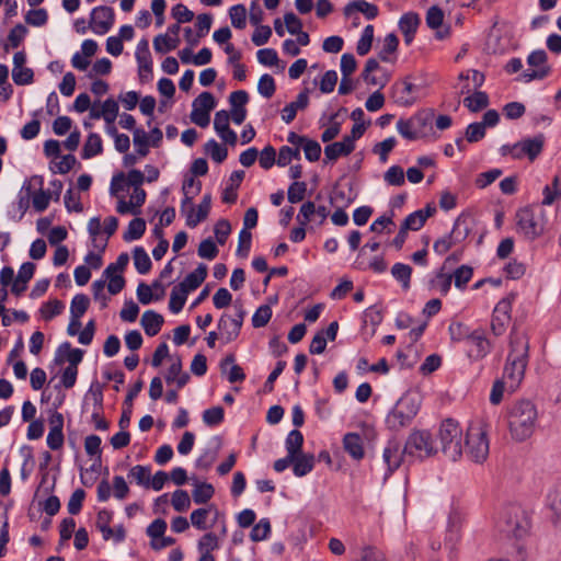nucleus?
Segmentation results:
<instances>
[{
    "label": "nucleus",
    "instance_id": "nucleus-1",
    "mask_svg": "<svg viewBox=\"0 0 561 561\" xmlns=\"http://www.w3.org/2000/svg\"><path fill=\"white\" fill-rule=\"evenodd\" d=\"M528 339L524 333L512 330L510 334V353L504 367V379L510 388H517L525 376L528 364Z\"/></svg>",
    "mask_w": 561,
    "mask_h": 561
},
{
    "label": "nucleus",
    "instance_id": "nucleus-2",
    "mask_svg": "<svg viewBox=\"0 0 561 561\" xmlns=\"http://www.w3.org/2000/svg\"><path fill=\"white\" fill-rule=\"evenodd\" d=\"M538 411L530 400H519L512 404L507 412L511 437L515 442H525L535 432Z\"/></svg>",
    "mask_w": 561,
    "mask_h": 561
},
{
    "label": "nucleus",
    "instance_id": "nucleus-3",
    "mask_svg": "<svg viewBox=\"0 0 561 561\" xmlns=\"http://www.w3.org/2000/svg\"><path fill=\"white\" fill-rule=\"evenodd\" d=\"M496 529L507 539L520 540L528 535L530 522L527 513L519 505L510 504L501 511Z\"/></svg>",
    "mask_w": 561,
    "mask_h": 561
},
{
    "label": "nucleus",
    "instance_id": "nucleus-4",
    "mask_svg": "<svg viewBox=\"0 0 561 561\" xmlns=\"http://www.w3.org/2000/svg\"><path fill=\"white\" fill-rule=\"evenodd\" d=\"M420 410V402L414 396L402 397L386 417L387 426L399 431L411 424Z\"/></svg>",
    "mask_w": 561,
    "mask_h": 561
},
{
    "label": "nucleus",
    "instance_id": "nucleus-5",
    "mask_svg": "<svg viewBox=\"0 0 561 561\" xmlns=\"http://www.w3.org/2000/svg\"><path fill=\"white\" fill-rule=\"evenodd\" d=\"M442 451L453 461H456L462 455V430L459 424L447 419L442 422L438 433Z\"/></svg>",
    "mask_w": 561,
    "mask_h": 561
},
{
    "label": "nucleus",
    "instance_id": "nucleus-6",
    "mask_svg": "<svg viewBox=\"0 0 561 561\" xmlns=\"http://www.w3.org/2000/svg\"><path fill=\"white\" fill-rule=\"evenodd\" d=\"M517 232L527 240H535L545 230L543 210L540 207H524L516 213Z\"/></svg>",
    "mask_w": 561,
    "mask_h": 561
},
{
    "label": "nucleus",
    "instance_id": "nucleus-7",
    "mask_svg": "<svg viewBox=\"0 0 561 561\" xmlns=\"http://www.w3.org/2000/svg\"><path fill=\"white\" fill-rule=\"evenodd\" d=\"M467 456L474 462H483L489 455L486 432L481 424L471 425L467 432Z\"/></svg>",
    "mask_w": 561,
    "mask_h": 561
},
{
    "label": "nucleus",
    "instance_id": "nucleus-8",
    "mask_svg": "<svg viewBox=\"0 0 561 561\" xmlns=\"http://www.w3.org/2000/svg\"><path fill=\"white\" fill-rule=\"evenodd\" d=\"M432 453L431 435L425 431L413 432L404 445V454L408 456L423 458L431 456Z\"/></svg>",
    "mask_w": 561,
    "mask_h": 561
},
{
    "label": "nucleus",
    "instance_id": "nucleus-9",
    "mask_svg": "<svg viewBox=\"0 0 561 561\" xmlns=\"http://www.w3.org/2000/svg\"><path fill=\"white\" fill-rule=\"evenodd\" d=\"M511 298H503L496 304L491 319V331L495 336H501L506 331L511 322Z\"/></svg>",
    "mask_w": 561,
    "mask_h": 561
},
{
    "label": "nucleus",
    "instance_id": "nucleus-10",
    "mask_svg": "<svg viewBox=\"0 0 561 561\" xmlns=\"http://www.w3.org/2000/svg\"><path fill=\"white\" fill-rule=\"evenodd\" d=\"M466 343L468 356L474 360L484 358L492 350V344L483 329L473 330Z\"/></svg>",
    "mask_w": 561,
    "mask_h": 561
},
{
    "label": "nucleus",
    "instance_id": "nucleus-11",
    "mask_svg": "<svg viewBox=\"0 0 561 561\" xmlns=\"http://www.w3.org/2000/svg\"><path fill=\"white\" fill-rule=\"evenodd\" d=\"M114 10L110 7L100 5L92 10L90 27L98 35L106 34L114 24Z\"/></svg>",
    "mask_w": 561,
    "mask_h": 561
},
{
    "label": "nucleus",
    "instance_id": "nucleus-12",
    "mask_svg": "<svg viewBox=\"0 0 561 561\" xmlns=\"http://www.w3.org/2000/svg\"><path fill=\"white\" fill-rule=\"evenodd\" d=\"M543 144L545 137L541 134L514 144V159L527 157L530 161H534L541 153Z\"/></svg>",
    "mask_w": 561,
    "mask_h": 561
},
{
    "label": "nucleus",
    "instance_id": "nucleus-13",
    "mask_svg": "<svg viewBox=\"0 0 561 561\" xmlns=\"http://www.w3.org/2000/svg\"><path fill=\"white\" fill-rule=\"evenodd\" d=\"M392 98L394 102L401 106H411L415 103L419 87L408 80L396 82L392 88Z\"/></svg>",
    "mask_w": 561,
    "mask_h": 561
},
{
    "label": "nucleus",
    "instance_id": "nucleus-14",
    "mask_svg": "<svg viewBox=\"0 0 561 561\" xmlns=\"http://www.w3.org/2000/svg\"><path fill=\"white\" fill-rule=\"evenodd\" d=\"M135 57L138 64L140 79H148L152 73V58L149 50V43L146 38H142L137 44Z\"/></svg>",
    "mask_w": 561,
    "mask_h": 561
},
{
    "label": "nucleus",
    "instance_id": "nucleus-15",
    "mask_svg": "<svg viewBox=\"0 0 561 561\" xmlns=\"http://www.w3.org/2000/svg\"><path fill=\"white\" fill-rule=\"evenodd\" d=\"M32 204L36 211L43 213L47 209L51 198L50 193L43 190V178L39 175L32 176Z\"/></svg>",
    "mask_w": 561,
    "mask_h": 561
},
{
    "label": "nucleus",
    "instance_id": "nucleus-16",
    "mask_svg": "<svg viewBox=\"0 0 561 561\" xmlns=\"http://www.w3.org/2000/svg\"><path fill=\"white\" fill-rule=\"evenodd\" d=\"M211 208V195L205 194L195 210L194 206H191L188 213L186 214V226L190 228H195L199 222L204 221L210 211Z\"/></svg>",
    "mask_w": 561,
    "mask_h": 561
},
{
    "label": "nucleus",
    "instance_id": "nucleus-17",
    "mask_svg": "<svg viewBox=\"0 0 561 561\" xmlns=\"http://www.w3.org/2000/svg\"><path fill=\"white\" fill-rule=\"evenodd\" d=\"M404 456H408V454H404V449L401 450V446L397 440L388 442L383 449L382 458L388 467L389 473H392L400 467Z\"/></svg>",
    "mask_w": 561,
    "mask_h": 561
},
{
    "label": "nucleus",
    "instance_id": "nucleus-18",
    "mask_svg": "<svg viewBox=\"0 0 561 561\" xmlns=\"http://www.w3.org/2000/svg\"><path fill=\"white\" fill-rule=\"evenodd\" d=\"M84 352L80 348H72L69 342L59 345L56 353V363L61 364L65 360L69 363L68 367H76L82 362Z\"/></svg>",
    "mask_w": 561,
    "mask_h": 561
},
{
    "label": "nucleus",
    "instance_id": "nucleus-19",
    "mask_svg": "<svg viewBox=\"0 0 561 561\" xmlns=\"http://www.w3.org/2000/svg\"><path fill=\"white\" fill-rule=\"evenodd\" d=\"M421 23V19L415 12L404 13L399 20V28L403 34L404 42L410 45L416 33V30Z\"/></svg>",
    "mask_w": 561,
    "mask_h": 561
},
{
    "label": "nucleus",
    "instance_id": "nucleus-20",
    "mask_svg": "<svg viewBox=\"0 0 561 561\" xmlns=\"http://www.w3.org/2000/svg\"><path fill=\"white\" fill-rule=\"evenodd\" d=\"M207 276V266L203 263L198 264V266L186 275V277L179 283L178 285L181 287L182 293H190L197 289Z\"/></svg>",
    "mask_w": 561,
    "mask_h": 561
},
{
    "label": "nucleus",
    "instance_id": "nucleus-21",
    "mask_svg": "<svg viewBox=\"0 0 561 561\" xmlns=\"http://www.w3.org/2000/svg\"><path fill=\"white\" fill-rule=\"evenodd\" d=\"M218 329L221 337L229 343L236 340L240 334L241 320H234L230 316L222 314L218 321Z\"/></svg>",
    "mask_w": 561,
    "mask_h": 561
},
{
    "label": "nucleus",
    "instance_id": "nucleus-22",
    "mask_svg": "<svg viewBox=\"0 0 561 561\" xmlns=\"http://www.w3.org/2000/svg\"><path fill=\"white\" fill-rule=\"evenodd\" d=\"M219 548L218 537L214 533H206L201 537L197 549L201 553L198 561H215L211 551Z\"/></svg>",
    "mask_w": 561,
    "mask_h": 561
},
{
    "label": "nucleus",
    "instance_id": "nucleus-23",
    "mask_svg": "<svg viewBox=\"0 0 561 561\" xmlns=\"http://www.w3.org/2000/svg\"><path fill=\"white\" fill-rule=\"evenodd\" d=\"M472 230V220L469 216L460 215L454 222L449 232L456 244L463 242Z\"/></svg>",
    "mask_w": 561,
    "mask_h": 561
},
{
    "label": "nucleus",
    "instance_id": "nucleus-24",
    "mask_svg": "<svg viewBox=\"0 0 561 561\" xmlns=\"http://www.w3.org/2000/svg\"><path fill=\"white\" fill-rule=\"evenodd\" d=\"M309 104L308 90L300 92L297 95L296 101L290 102L282 110V119L289 124L291 123L297 114V111L305 110Z\"/></svg>",
    "mask_w": 561,
    "mask_h": 561
},
{
    "label": "nucleus",
    "instance_id": "nucleus-25",
    "mask_svg": "<svg viewBox=\"0 0 561 561\" xmlns=\"http://www.w3.org/2000/svg\"><path fill=\"white\" fill-rule=\"evenodd\" d=\"M163 322V317L153 310L145 311L140 320L141 327L148 336L157 335L160 332Z\"/></svg>",
    "mask_w": 561,
    "mask_h": 561
},
{
    "label": "nucleus",
    "instance_id": "nucleus-26",
    "mask_svg": "<svg viewBox=\"0 0 561 561\" xmlns=\"http://www.w3.org/2000/svg\"><path fill=\"white\" fill-rule=\"evenodd\" d=\"M411 118L421 138L426 137L432 131V124L435 118L433 110L420 111Z\"/></svg>",
    "mask_w": 561,
    "mask_h": 561
},
{
    "label": "nucleus",
    "instance_id": "nucleus-27",
    "mask_svg": "<svg viewBox=\"0 0 561 561\" xmlns=\"http://www.w3.org/2000/svg\"><path fill=\"white\" fill-rule=\"evenodd\" d=\"M314 467V456L312 454H297L293 460V472L296 477H305L312 471Z\"/></svg>",
    "mask_w": 561,
    "mask_h": 561
},
{
    "label": "nucleus",
    "instance_id": "nucleus-28",
    "mask_svg": "<svg viewBox=\"0 0 561 561\" xmlns=\"http://www.w3.org/2000/svg\"><path fill=\"white\" fill-rule=\"evenodd\" d=\"M343 446L355 460H360L364 457L363 440L359 434L347 433L343 438Z\"/></svg>",
    "mask_w": 561,
    "mask_h": 561
},
{
    "label": "nucleus",
    "instance_id": "nucleus-29",
    "mask_svg": "<svg viewBox=\"0 0 561 561\" xmlns=\"http://www.w3.org/2000/svg\"><path fill=\"white\" fill-rule=\"evenodd\" d=\"M234 355L229 354L220 362V369L225 374L227 373V366L230 365L228 371V381L231 383L241 382L245 379V374L239 365L234 364Z\"/></svg>",
    "mask_w": 561,
    "mask_h": 561
},
{
    "label": "nucleus",
    "instance_id": "nucleus-30",
    "mask_svg": "<svg viewBox=\"0 0 561 561\" xmlns=\"http://www.w3.org/2000/svg\"><path fill=\"white\" fill-rule=\"evenodd\" d=\"M431 216L432 213H425V210H416L405 217L401 227L407 231H417L425 225V221Z\"/></svg>",
    "mask_w": 561,
    "mask_h": 561
},
{
    "label": "nucleus",
    "instance_id": "nucleus-31",
    "mask_svg": "<svg viewBox=\"0 0 561 561\" xmlns=\"http://www.w3.org/2000/svg\"><path fill=\"white\" fill-rule=\"evenodd\" d=\"M103 151L102 139L99 134L91 133L83 146L81 157L83 159L93 158Z\"/></svg>",
    "mask_w": 561,
    "mask_h": 561
},
{
    "label": "nucleus",
    "instance_id": "nucleus-32",
    "mask_svg": "<svg viewBox=\"0 0 561 561\" xmlns=\"http://www.w3.org/2000/svg\"><path fill=\"white\" fill-rule=\"evenodd\" d=\"M352 10H356L363 13L368 20H374L379 12L376 4L369 3L365 0H354L353 2L348 3L345 8V13L348 14Z\"/></svg>",
    "mask_w": 561,
    "mask_h": 561
},
{
    "label": "nucleus",
    "instance_id": "nucleus-33",
    "mask_svg": "<svg viewBox=\"0 0 561 561\" xmlns=\"http://www.w3.org/2000/svg\"><path fill=\"white\" fill-rule=\"evenodd\" d=\"M192 499L196 504L207 503L215 494V489L207 482H195Z\"/></svg>",
    "mask_w": 561,
    "mask_h": 561
},
{
    "label": "nucleus",
    "instance_id": "nucleus-34",
    "mask_svg": "<svg viewBox=\"0 0 561 561\" xmlns=\"http://www.w3.org/2000/svg\"><path fill=\"white\" fill-rule=\"evenodd\" d=\"M391 275L398 280L404 290L410 288L412 267L404 263H396L391 267Z\"/></svg>",
    "mask_w": 561,
    "mask_h": 561
},
{
    "label": "nucleus",
    "instance_id": "nucleus-35",
    "mask_svg": "<svg viewBox=\"0 0 561 561\" xmlns=\"http://www.w3.org/2000/svg\"><path fill=\"white\" fill-rule=\"evenodd\" d=\"M463 105L468 107L469 111L477 113L489 105V96L483 91H476L472 95L463 99Z\"/></svg>",
    "mask_w": 561,
    "mask_h": 561
},
{
    "label": "nucleus",
    "instance_id": "nucleus-36",
    "mask_svg": "<svg viewBox=\"0 0 561 561\" xmlns=\"http://www.w3.org/2000/svg\"><path fill=\"white\" fill-rule=\"evenodd\" d=\"M180 44V38H172L169 34H159L153 38V48L159 54H165L175 49Z\"/></svg>",
    "mask_w": 561,
    "mask_h": 561
},
{
    "label": "nucleus",
    "instance_id": "nucleus-37",
    "mask_svg": "<svg viewBox=\"0 0 561 561\" xmlns=\"http://www.w3.org/2000/svg\"><path fill=\"white\" fill-rule=\"evenodd\" d=\"M213 510L217 515L218 510L215 507V505H210L208 508L194 510L190 516L192 525L199 530L208 529L209 526L207 525V517H208L210 511H213Z\"/></svg>",
    "mask_w": 561,
    "mask_h": 561
},
{
    "label": "nucleus",
    "instance_id": "nucleus-38",
    "mask_svg": "<svg viewBox=\"0 0 561 561\" xmlns=\"http://www.w3.org/2000/svg\"><path fill=\"white\" fill-rule=\"evenodd\" d=\"M399 39L396 34L390 33L383 39V45L380 51L378 53V57L381 61L391 62V55L394 54L398 49Z\"/></svg>",
    "mask_w": 561,
    "mask_h": 561
},
{
    "label": "nucleus",
    "instance_id": "nucleus-39",
    "mask_svg": "<svg viewBox=\"0 0 561 561\" xmlns=\"http://www.w3.org/2000/svg\"><path fill=\"white\" fill-rule=\"evenodd\" d=\"M134 264L139 274H147L151 268V260L142 247H136L133 251Z\"/></svg>",
    "mask_w": 561,
    "mask_h": 561
},
{
    "label": "nucleus",
    "instance_id": "nucleus-40",
    "mask_svg": "<svg viewBox=\"0 0 561 561\" xmlns=\"http://www.w3.org/2000/svg\"><path fill=\"white\" fill-rule=\"evenodd\" d=\"M302 444H304V436H302L301 432L298 431L297 428L290 431L285 440V447H286L287 454L290 455V457L291 456L294 457L295 455L302 453L301 451Z\"/></svg>",
    "mask_w": 561,
    "mask_h": 561
},
{
    "label": "nucleus",
    "instance_id": "nucleus-41",
    "mask_svg": "<svg viewBox=\"0 0 561 561\" xmlns=\"http://www.w3.org/2000/svg\"><path fill=\"white\" fill-rule=\"evenodd\" d=\"M27 28L23 24H16L8 35V43L4 45V50L9 51L10 48H18L27 35Z\"/></svg>",
    "mask_w": 561,
    "mask_h": 561
},
{
    "label": "nucleus",
    "instance_id": "nucleus-42",
    "mask_svg": "<svg viewBox=\"0 0 561 561\" xmlns=\"http://www.w3.org/2000/svg\"><path fill=\"white\" fill-rule=\"evenodd\" d=\"M146 231V221L142 218H135L128 224L127 230L124 232L125 241H134L140 239Z\"/></svg>",
    "mask_w": 561,
    "mask_h": 561
},
{
    "label": "nucleus",
    "instance_id": "nucleus-43",
    "mask_svg": "<svg viewBox=\"0 0 561 561\" xmlns=\"http://www.w3.org/2000/svg\"><path fill=\"white\" fill-rule=\"evenodd\" d=\"M205 152L217 163H222L228 156L227 148L218 144L215 139H210L205 144Z\"/></svg>",
    "mask_w": 561,
    "mask_h": 561
},
{
    "label": "nucleus",
    "instance_id": "nucleus-44",
    "mask_svg": "<svg viewBox=\"0 0 561 561\" xmlns=\"http://www.w3.org/2000/svg\"><path fill=\"white\" fill-rule=\"evenodd\" d=\"M397 130L407 140H416L421 138L411 117L407 119L400 118L397 122Z\"/></svg>",
    "mask_w": 561,
    "mask_h": 561
},
{
    "label": "nucleus",
    "instance_id": "nucleus-45",
    "mask_svg": "<svg viewBox=\"0 0 561 561\" xmlns=\"http://www.w3.org/2000/svg\"><path fill=\"white\" fill-rule=\"evenodd\" d=\"M90 305V299L84 294H77L70 305V314L73 318H81L85 311L88 310Z\"/></svg>",
    "mask_w": 561,
    "mask_h": 561
},
{
    "label": "nucleus",
    "instance_id": "nucleus-46",
    "mask_svg": "<svg viewBox=\"0 0 561 561\" xmlns=\"http://www.w3.org/2000/svg\"><path fill=\"white\" fill-rule=\"evenodd\" d=\"M374 41V26L367 25L357 42L356 51L359 56H365L369 53Z\"/></svg>",
    "mask_w": 561,
    "mask_h": 561
},
{
    "label": "nucleus",
    "instance_id": "nucleus-47",
    "mask_svg": "<svg viewBox=\"0 0 561 561\" xmlns=\"http://www.w3.org/2000/svg\"><path fill=\"white\" fill-rule=\"evenodd\" d=\"M111 520L112 512L107 510H101L98 513L96 527L102 533L104 540H110L112 538V528L110 527Z\"/></svg>",
    "mask_w": 561,
    "mask_h": 561
},
{
    "label": "nucleus",
    "instance_id": "nucleus-48",
    "mask_svg": "<svg viewBox=\"0 0 561 561\" xmlns=\"http://www.w3.org/2000/svg\"><path fill=\"white\" fill-rule=\"evenodd\" d=\"M187 295L188 293H182V289L179 285L174 286L170 295V311L173 313H179L186 302Z\"/></svg>",
    "mask_w": 561,
    "mask_h": 561
},
{
    "label": "nucleus",
    "instance_id": "nucleus-49",
    "mask_svg": "<svg viewBox=\"0 0 561 561\" xmlns=\"http://www.w3.org/2000/svg\"><path fill=\"white\" fill-rule=\"evenodd\" d=\"M293 160H300V149L291 148L289 146H282L278 150L277 165L286 167Z\"/></svg>",
    "mask_w": 561,
    "mask_h": 561
},
{
    "label": "nucleus",
    "instance_id": "nucleus-50",
    "mask_svg": "<svg viewBox=\"0 0 561 561\" xmlns=\"http://www.w3.org/2000/svg\"><path fill=\"white\" fill-rule=\"evenodd\" d=\"M231 24L238 30H242L247 24V9L243 4L232 5L229 10Z\"/></svg>",
    "mask_w": 561,
    "mask_h": 561
},
{
    "label": "nucleus",
    "instance_id": "nucleus-51",
    "mask_svg": "<svg viewBox=\"0 0 561 561\" xmlns=\"http://www.w3.org/2000/svg\"><path fill=\"white\" fill-rule=\"evenodd\" d=\"M271 534V523L268 518H262L257 524H255L250 533V538L252 541H262L265 540Z\"/></svg>",
    "mask_w": 561,
    "mask_h": 561
},
{
    "label": "nucleus",
    "instance_id": "nucleus-52",
    "mask_svg": "<svg viewBox=\"0 0 561 561\" xmlns=\"http://www.w3.org/2000/svg\"><path fill=\"white\" fill-rule=\"evenodd\" d=\"M171 503L176 512H186L191 506V497L185 490L179 489L173 492Z\"/></svg>",
    "mask_w": 561,
    "mask_h": 561
},
{
    "label": "nucleus",
    "instance_id": "nucleus-53",
    "mask_svg": "<svg viewBox=\"0 0 561 561\" xmlns=\"http://www.w3.org/2000/svg\"><path fill=\"white\" fill-rule=\"evenodd\" d=\"M548 506L557 519H561V483L548 494Z\"/></svg>",
    "mask_w": 561,
    "mask_h": 561
},
{
    "label": "nucleus",
    "instance_id": "nucleus-54",
    "mask_svg": "<svg viewBox=\"0 0 561 561\" xmlns=\"http://www.w3.org/2000/svg\"><path fill=\"white\" fill-rule=\"evenodd\" d=\"M129 478H133L137 484L149 488L150 484V469L145 466H134L128 473Z\"/></svg>",
    "mask_w": 561,
    "mask_h": 561
},
{
    "label": "nucleus",
    "instance_id": "nucleus-55",
    "mask_svg": "<svg viewBox=\"0 0 561 561\" xmlns=\"http://www.w3.org/2000/svg\"><path fill=\"white\" fill-rule=\"evenodd\" d=\"M225 411L221 407H213L203 412V422L207 426L219 425L224 421Z\"/></svg>",
    "mask_w": 561,
    "mask_h": 561
},
{
    "label": "nucleus",
    "instance_id": "nucleus-56",
    "mask_svg": "<svg viewBox=\"0 0 561 561\" xmlns=\"http://www.w3.org/2000/svg\"><path fill=\"white\" fill-rule=\"evenodd\" d=\"M118 103L112 98L105 100L102 103L101 114H103V118L106 124L112 125L115 122L118 114Z\"/></svg>",
    "mask_w": 561,
    "mask_h": 561
},
{
    "label": "nucleus",
    "instance_id": "nucleus-57",
    "mask_svg": "<svg viewBox=\"0 0 561 561\" xmlns=\"http://www.w3.org/2000/svg\"><path fill=\"white\" fill-rule=\"evenodd\" d=\"M65 308V305L62 301L58 299L49 300L46 304H44L41 308L42 317L45 320H51L54 317L60 314Z\"/></svg>",
    "mask_w": 561,
    "mask_h": 561
},
{
    "label": "nucleus",
    "instance_id": "nucleus-58",
    "mask_svg": "<svg viewBox=\"0 0 561 561\" xmlns=\"http://www.w3.org/2000/svg\"><path fill=\"white\" fill-rule=\"evenodd\" d=\"M397 139L394 137L386 138L376 144L373 148L374 153L379 156L382 163L387 162L389 152L396 147Z\"/></svg>",
    "mask_w": 561,
    "mask_h": 561
},
{
    "label": "nucleus",
    "instance_id": "nucleus-59",
    "mask_svg": "<svg viewBox=\"0 0 561 561\" xmlns=\"http://www.w3.org/2000/svg\"><path fill=\"white\" fill-rule=\"evenodd\" d=\"M306 191H307L306 182L295 181L288 187L287 198L291 204L299 203L305 198Z\"/></svg>",
    "mask_w": 561,
    "mask_h": 561
},
{
    "label": "nucleus",
    "instance_id": "nucleus-60",
    "mask_svg": "<svg viewBox=\"0 0 561 561\" xmlns=\"http://www.w3.org/2000/svg\"><path fill=\"white\" fill-rule=\"evenodd\" d=\"M448 331L450 334V339L454 342H466L472 332L466 324L461 322H451L448 328Z\"/></svg>",
    "mask_w": 561,
    "mask_h": 561
},
{
    "label": "nucleus",
    "instance_id": "nucleus-61",
    "mask_svg": "<svg viewBox=\"0 0 561 561\" xmlns=\"http://www.w3.org/2000/svg\"><path fill=\"white\" fill-rule=\"evenodd\" d=\"M275 90H276V85H275L274 78L268 73L261 76L259 83H257L259 93L262 96L270 99L275 93Z\"/></svg>",
    "mask_w": 561,
    "mask_h": 561
},
{
    "label": "nucleus",
    "instance_id": "nucleus-62",
    "mask_svg": "<svg viewBox=\"0 0 561 561\" xmlns=\"http://www.w3.org/2000/svg\"><path fill=\"white\" fill-rule=\"evenodd\" d=\"M134 146L138 154L145 157L149 152L148 135L144 129H134Z\"/></svg>",
    "mask_w": 561,
    "mask_h": 561
},
{
    "label": "nucleus",
    "instance_id": "nucleus-63",
    "mask_svg": "<svg viewBox=\"0 0 561 561\" xmlns=\"http://www.w3.org/2000/svg\"><path fill=\"white\" fill-rule=\"evenodd\" d=\"M272 318V309L268 305L260 306L252 317V325L254 328L265 327Z\"/></svg>",
    "mask_w": 561,
    "mask_h": 561
},
{
    "label": "nucleus",
    "instance_id": "nucleus-64",
    "mask_svg": "<svg viewBox=\"0 0 561 561\" xmlns=\"http://www.w3.org/2000/svg\"><path fill=\"white\" fill-rule=\"evenodd\" d=\"M383 179L389 185L401 186L404 184L403 169L399 165H392L386 171Z\"/></svg>",
    "mask_w": 561,
    "mask_h": 561
}]
</instances>
